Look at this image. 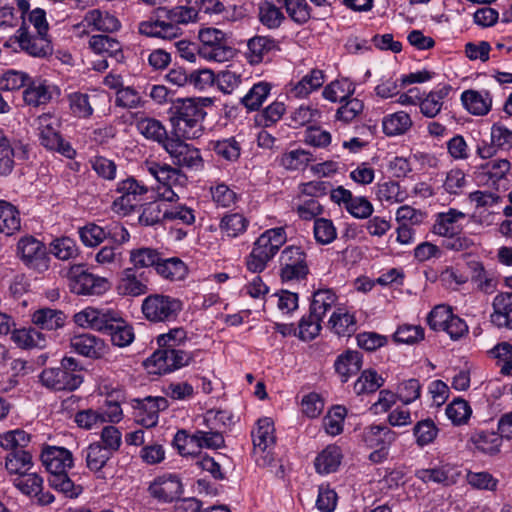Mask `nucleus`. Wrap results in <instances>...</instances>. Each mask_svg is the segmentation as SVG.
I'll use <instances>...</instances> for the list:
<instances>
[{"label":"nucleus","instance_id":"nucleus-1","mask_svg":"<svg viewBox=\"0 0 512 512\" xmlns=\"http://www.w3.org/2000/svg\"><path fill=\"white\" fill-rule=\"evenodd\" d=\"M74 322L80 327L109 335L112 344L118 347L129 346L135 338L133 327L119 311L110 308L87 307L74 315Z\"/></svg>","mask_w":512,"mask_h":512},{"label":"nucleus","instance_id":"nucleus-2","mask_svg":"<svg viewBox=\"0 0 512 512\" xmlns=\"http://www.w3.org/2000/svg\"><path fill=\"white\" fill-rule=\"evenodd\" d=\"M40 458L49 473L48 482L51 488L71 499L83 492V487L75 484L67 474V469L74 465L71 451L64 447L46 446Z\"/></svg>","mask_w":512,"mask_h":512},{"label":"nucleus","instance_id":"nucleus-3","mask_svg":"<svg viewBox=\"0 0 512 512\" xmlns=\"http://www.w3.org/2000/svg\"><path fill=\"white\" fill-rule=\"evenodd\" d=\"M167 113L175 136L197 139L202 135L206 111L200 99L178 98L172 101Z\"/></svg>","mask_w":512,"mask_h":512},{"label":"nucleus","instance_id":"nucleus-4","mask_svg":"<svg viewBox=\"0 0 512 512\" xmlns=\"http://www.w3.org/2000/svg\"><path fill=\"white\" fill-rule=\"evenodd\" d=\"M197 19L195 7L178 6L172 9L159 8L156 18L139 24V32L148 37L172 40L182 34L180 25Z\"/></svg>","mask_w":512,"mask_h":512},{"label":"nucleus","instance_id":"nucleus-5","mask_svg":"<svg viewBox=\"0 0 512 512\" xmlns=\"http://www.w3.org/2000/svg\"><path fill=\"white\" fill-rule=\"evenodd\" d=\"M84 367L74 357L64 356L59 366L44 368L38 375L39 383L53 392H73L84 381Z\"/></svg>","mask_w":512,"mask_h":512},{"label":"nucleus","instance_id":"nucleus-6","mask_svg":"<svg viewBox=\"0 0 512 512\" xmlns=\"http://www.w3.org/2000/svg\"><path fill=\"white\" fill-rule=\"evenodd\" d=\"M198 54L207 60L225 62L235 56L230 37L217 28H203L199 31Z\"/></svg>","mask_w":512,"mask_h":512},{"label":"nucleus","instance_id":"nucleus-7","mask_svg":"<svg viewBox=\"0 0 512 512\" xmlns=\"http://www.w3.org/2000/svg\"><path fill=\"white\" fill-rule=\"evenodd\" d=\"M66 278L70 291L79 296H99L110 289L107 278L89 272L83 264L72 265Z\"/></svg>","mask_w":512,"mask_h":512},{"label":"nucleus","instance_id":"nucleus-8","mask_svg":"<svg viewBox=\"0 0 512 512\" xmlns=\"http://www.w3.org/2000/svg\"><path fill=\"white\" fill-rule=\"evenodd\" d=\"M182 310V302L164 294L148 295L141 305L144 318L151 323L175 321Z\"/></svg>","mask_w":512,"mask_h":512},{"label":"nucleus","instance_id":"nucleus-9","mask_svg":"<svg viewBox=\"0 0 512 512\" xmlns=\"http://www.w3.org/2000/svg\"><path fill=\"white\" fill-rule=\"evenodd\" d=\"M193 359V353L181 348L157 349L144 361V366L150 374L165 375L188 366Z\"/></svg>","mask_w":512,"mask_h":512},{"label":"nucleus","instance_id":"nucleus-10","mask_svg":"<svg viewBox=\"0 0 512 512\" xmlns=\"http://www.w3.org/2000/svg\"><path fill=\"white\" fill-rule=\"evenodd\" d=\"M60 121L51 114H42L38 117V139L41 146L50 151L72 159L76 151L69 142H66L60 133Z\"/></svg>","mask_w":512,"mask_h":512},{"label":"nucleus","instance_id":"nucleus-11","mask_svg":"<svg viewBox=\"0 0 512 512\" xmlns=\"http://www.w3.org/2000/svg\"><path fill=\"white\" fill-rule=\"evenodd\" d=\"M16 253L28 269L44 273L50 268L51 257L48 248L32 235L22 236L18 240Z\"/></svg>","mask_w":512,"mask_h":512},{"label":"nucleus","instance_id":"nucleus-12","mask_svg":"<svg viewBox=\"0 0 512 512\" xmlns=\"http://www.w3.org/2000/svg\"><path fill=\"white\" fill-rule=\"evenodd\" d=\"M279 264L283 282L301 281L309 274L307 254L300 246L285 247L280 254Z\"/></svg>","mask_w":512,"mask_h":512},{"label":"nucleus","instance_id":"nucleus-13","mask_svg":"<svg viewBox=\"0 0 512 512\" xmlns=\"http://www.w3.org/2000/svg\"><path fill=\"white\" fill-rule=\"evenodd\" d=\"M182 137H171L164 149L170 155L172 162L179 168L188 170H201L204 166L200 150L191 144L185 143Z\"/></svg>","mask_w":512,"mask_h":512},{"label":"nucleus","instance_id":"nucleus-14","mask_svg":"<svg viewBox=\"0 0 512 512\" xmlns=\"http://www.w3.org/2000/svg\"><path fill=\"white\" fill-rule=\"evenodd\" d=\"M20 49L32 57L45 58L52 55L53 46L48 34H41L19 27L10 38Z\"/></svg>","mask_w":512,"mask_h":512},{"label":"nucleus","instance_id":"nucleus-15","mask_svg":"<svg viewBox=\"0 0 512 512\" xmlns=\"http://www.w3.org/2000/svg\"><path fill=\"white\" fill-rule=\"evenodd\" d=\"M119 197L113 201V209L124 215L131 213L138 203V197L147 193L148 188L138 182L134 177L130 176L119 181L116 190Z\"/></svg>","mask_w":512,"mask_h":512},{"label":"nucleus","instance_id":"nucleus-16","mask_svg":"<svg viewBox=\"0 0 512 512\" xmlns=\"http://www.w3.org/2000/svg\"><path fill=\"white\" fill-rule=\"evenodd\" d=\"M510 169L511 163L509 160L504 158L493 159L476 167L474 180L478 186H486L498 190Z\"/></svg>","mask_w":512,"mask_h":512},{"label":"nucleus","instance_id":"nucleus-17","mask_svg":"<svg viewBox=\"0 0 512 512\" xmlns=\"http://www.w3.org/2000/svg\"><path fill=\"white\" fill-rule=\"evenodd\" d=\"M150 496L159 503L178 500L184 492L183 483L177 474H163L154 479L148 487Z\"/></svg>","mask_w":512,"mask_h":512},{"label":"nucleus","instance_id":"nucleus-18","mask_svg":"<svg viewBox=\"0 0 512 512\" xmlns=\"http://www.w3.org/2000/svg\"><path fill=\"white\" fill-rule=\"evenodd\" d=\"M169 406L165 397L147 396L144 399H134L133 408L137 410V422L146 428H152L157 425L159 412L164 411Z\"/></svg>","mask_w":512,"mask_h":512},{"label":"nucleus","instance_id":"nucleus-19","mask_svg":"<svg viewBox=\"0 0 512 512\" xmlns=\"http://www.w3.org/2000/svg\"><path fill=\"white\" fill-rule=\"evenodd\" d=\"M280 50V44L274 38L256 35L248 40L245 56L250 64L257 65L271 61Z\"/></svg>","mask_w":512,"mask_h":512},{"label":"nucleus","instance_id":"nucleus-20","mask_svg":"<svg viewBox=\"0 0 512 512\" xmlns=\"http://www.w3.org/2000/svg\"><path fill=\"white\" fill-rule=\"evenodd\" d=\"M360 441L368 448H390L398 434L384 424H371L362 429Z\"/></svg>","mask_w":512,"mask_h":512},{"label":"nucleus","instance_id":"nucleus-21","mask_svg":"<svg viewBox=\"0 0 512 512\" xmlns=\"http://www.w3.org/2000/svg\"><path fill=\"white\" fill-rule=\"evenodd\" d=\"M70 347L73 352L91 359L102 358L107 350L104 340L88 333L72 337Z\"/></svg>","mask_w":512,"mask_h":512},{"label":"nucleus","instance_id":"nucleus-22","mask_svg":"<svg viewBox=\"0 0 512 512\" xmlns=\"http://www.w3.org/2000/svg\"><path fill=\"white\" fill-rule=\"evenodd\" d=\"M452 87L449 84H440L428 93L420 94L418 106L423 116L435 118L442 110L444 99L448 97Z\"/></svg>","mask_w":512,"mask_h":512},{"label":"nucleus","instance_id":"nucleus-23","mask_svg":"<svg viewBox=\"0 0 512 512\" xmlns=\"http://www.w3.org/2000/svg\"><path fill=\"white\" fill-rule=\"evenodd\" d=\"M490 322L498 329L512 330V292L498 293L492 301Z\"/></svg>","mask_w":512,"mask_h":512},{"label":"nucleus","instance_id":"nucleus-24","mask_svg":"<svg viewBox=\"0 0 512 512\" xmlns=\"http://www.w3.org/2000/svg\"><path fill=\"white\" fill-rule=\"evenodd\" d=\"M465 218L466 214L455 208L439 213L433 225V233L442 237L460 234L463 226L459 222Z\"/></svg>","mask_w":512,"mask_h":512},{"label":"nucleus","instance_id":"nucleus-25","mask_svg":"<svg viewBox=\"0 0 512 512\" xmlns=\"http://www.w3.org/2000/svg\"><path fill=\"white\" fill-rule=\"evenodd\" d=\"M502 441L503 439L498 432L484 429H476L469 438V442L474 446V449L489 456L500 453Z\"/></svg>","mask_w":512,"mask_h":512},{"label":"nucleus","instance_id":"nucleus-26","mask_svg":"<svg viewBox=\"0 0 512 512\" xmlns=\"http://www.w3.org/2000/svg\"><path fill=\"white\" fill-rule=\"evenodd\" d=\"M287 234L283 227L268 229L263 232L254 242V245L260 251H263L271 259L279 252L280 248L286 243Z\"/></svg>","mask_w":512,"mask_h":512},{"label":"nucleus","instance_id":"nucleus-27","mask_svg":"<svg viewBox=\"0 0 512 512\" xmlns=\"http://www.w3.org/2000/svg\"><path fill=\"white\" fill-rule=\"evenodd\" d=\"M147 169L149 173L160 183L162 186L166 185H181L183 186L187 177L181 172L180 169L172 167L165 163L156 161L147 162Z\"/></svg>","mask_w":512,"mask_h":512},{"label":"nucleus","instance_id":"nucleus-28","mask_svg":"<svg viewBox=\"0 0 512 512\" xmlns=\"http://www.w3.org/2000/svg\"><path fill=\"white\" fill-rule=\"evenodd\" d=\"M52 99L51 86L46 80H30L23 90V101L26 105L39 107Z\"/></svg>","mask_w":512,"mask_h":512},{"label":"nucleus","instance_id":"nucleus-29","mask_svg":"<svg viewBox=\"0 0 512 512\" xmlns=\"http://www.w3.org/2000/svg\"><path fill=\"white\" fill-rule=\"evenodd\" d=\"M343 459L342 449L336 444L326 446L315 458L316 472L321 475L334 473Z\"/></svg>","mask_w":512,"mask_h":512},{"label":"nucleus","instance_id":"nucleus-30","mask_svg":"<svg viewBox=\"0 0 512 512\" xmlns=\"http://www.w3.org/2000/svg\"><path fill=\"white\" fill-rule=\"evenodd\" d=\"M274 431V423L270 418L264 417L257 421L256 427L251 432L255 453L265 452L275 443Z\"/></svg>","mask_w":512,"mask_h":512},{"label":"nucleus","instance_id":"nucleus-31","mask_svg":"<svg viewBox=\"0 0 512 512\" xmlns=\"http://www.w3.org/2000/svg\"><path fill=\"white\" fill-rule=\"evenodd\" d=\"M116 289L121 296L137 297L146 294L148 286L137 277L136 270L129 267L122 271Z\"/></svg>","mask_w":512,"mask_h":512},{"label":"nucleus","instance_id":"nucleus-32","mask_svg":"<svg viewBox=\"0 0 512 512\" xmlns=\"http://www.w3.org/2000/svg\"><path fill=\"white\" fill-rule=\"evenodd\" d=\"M66 315L63 311L48 307L36 310L32 316V323L42 330H57L64 326Z\"/></svg>","mask_w":512,"mask_h":512},{"label":"nucleus","instance_id":"nucleus-33","mask_svg":"<svg viewBox=\"0 0 512 512\" xmlns=\"http://www.w3.org/2000/svg\"><path fill=\"white\" fill-rule=\"evenodd\" d=\"M463 106L473 115H486L492 106L488 91L466 90L461 94Z\"/></svg>","mask_w":512,"mask_h":512},{"label":"nucleus","instance_id":"nucleus-34","mask_svg":"<svg viewBox=\"0 0 512 512\" xmlns=\"http://www.w3.org/2000/svg\"><path fill=\"white\" fill-rule=\"evenodd\" d=\"M84 452L87 468L95 473L97 478L104 479L102 469L113 457V454L102 448L101 442L91 443Z\"/></svg>","mask_w":512,"mask_h":512},{"label":"nucleus","instance_id":"nucleus-35","mask_svg":"<svg viewBox=\"0 0 512 512\" xmlns=\"http://www.w3.org/2000/svg\"><path fill=\"white\" fill-rule=\"evenodd\" d=\"M453 467L448 463H440L426 469H418L415 476L423 483H436L448 486L454 483Z\"/></svg>","mask_w":512,"mask_h":512},{"label":"nucleus","instance_id":"nucleus-36","mask_svg":"<svg viewBox=\"0 0 512 512\" xmlns=\"http://www.w3.org/2000/svg\"><path fill=\"white\" fill-rule=\"evenodd\" d=\"M362 367V355L358 351L348 350L340 354L334 363L335 371L341 376L343 383L357 374Z\"/></svg>","mask_w":512,"mask_h":512},{"label":"nucleus","instance_id":"nucleus-37","mask_svg":"<svg viewBox=\"0 0 512 512\" xmlns=\"http://www.w3.org/2000/svg\"><path fill=\"white\" fill-rule=\"evenodd\" d=\"M136 128L146 139L162 144L163 147L171 139V137H168L167 130L161 121L155 118H140L136 121Z\"/></svg>","mask_w":512,"mask_h":512},{"label":"nucleus","instance_id":"nucleus-38","mask_svg":"<svg viewBox=\"0 0 512 512\" xmlns=\"http://www.w3.org/2000/svg\"><path fill=\"white\" fill-rule=\"evenodd\" d=\"M330 329L339 337H350L357 330V321L354 314L344 309L334 311L329 319Z\"/></svg>","mask_w":512,"mask_h":512},{"label":"nucleus","instance_id":"nucleus-39","mask_svg":"<svg viewBox=\"0 0 512 512\" xmlns=\"http://www.w3.org/2000/svg\"><path fill=\"white\" fill-rule=\"evenodd\" d=\"M20 228L19 210L10 202L0 200V232L10 236L19 231Z\"/></svg>","mask_w":512,"mask_h":512},{"label":"nucleus","instance_id":"nucleus-40","mask_svg":"<svg viewBox=\"0 0 512 512\" xmlns=\"http://www.w3.org/2000/svg\"><path fill=\"white\" fill-rule=\"evenodd\" d=\"M12 341L20 348H43L46 346V337L36 328L15 329L11 334Z\"/></svg>","mask_w":512,"mask_h":512},{"label":"nucleus","instance_id":"nucleus-41","mask_svg":"<svg viewBox=\"0 0 512 512\" xmlns=\"http://www.w3.org/2000/svg\"><path fill=\"white\" fill-rule=\"evenodd\" d=\"M412 126V120L408 113L398 111L383 118L382 128L387 136L405 134Z\"/></svg>","mask_w":512,"mask_h":512},{"label":"nucleus","instance_id":"nucleus-42","mask_svg":"<svg viewBox=\"0 0 512 512\" xmlns=\"http://www.w3.org/2000/svg\"><path fill=\"white\" fill-rule=\"evenodd\" d=\"M49 255L61 261H69L78 257L80 251L76 241L70 237H57L51 241L48 248Z\"/></svg>","mask_w":512,"mask_h":512},{"label":"nucleus","instance_id":"nucleus-43","mask_svg":"<svg viewBox=\"0 0 512 512\" xmlns=\"http://www.w3.org/2000/svg\"><path fill=\"white\" fill-rule=\"evenodd\" d=\"M32 466V455L25 449H14L6 456L5 468L10 474H26Z\"/></svg>","mask_w":512,"mask_h":512},{"label":"nucleus","instance_id":"nucleus-44","mask_svg":"<svg viewBox=\"0 0 512 512\" xmlns=\"http://www.w3.org/2000/svg\"><path fill=\"white\" fill-rule=\"evenodd\" d=\"M324 81L323 71L319 69H312L294 85L291 89V93L297 98H304L313 91L322 87Z\"/></svg>","mask_w":512,"mask_h":512},{"label":"nucleus","instance_id":"nucleus-45","mask_svg":"<svg viewBox=\"0 0 512 512\" xmlns=\"http://www.w3.org/2000/svg\"><path fill=\"white\" fill-rule=\"evenodd\" d=\"M161 260V253L151 247H139L132 249L129 253V261L134 270L142 268H154L156 270L158 261Z\"/></svg>","mask_w":512,"mask_h":512},{"label":"nucleus","instance_id":"nucleus-46","mask_svg":"<svg viewBox=\"0 0 512 512\" xmlns=\"http://www.w3.org/2000/svg\"><path fill=\"white\" fill-rule=\"evenodd\" d=\"M258 16L260 23L271 30L279 28L286 21V16L281 8L277 7L273 1L268 0L259 5Z\"/></svg>","mask_w":512,"mask_h":512},{"label":"nucleus","instance_id":"nucleus-47","mask_svg":"<svg viewBox=\"0 0 512 512\" xmlns=\"http://www.w3.org/2000/svg\"><path fill=\"white\" fill-rule=\"evenodd\" d=\"M375 194L381 203L388 204L401 203L408 197L407 191L402 189L398 182L392 180L378 183Z\"/></svg>","mask_w":512,"mask_h":512},{"label":"nucleus","instance_id":"nucleus-48","mask_svg":"<svg viewBox=\"0 0 512 512\" xmlns=\"http://www.w3.org/2000/svg\"><path fill=\"white\" fill-rule=\"evenodd\" d=\"M249 225V220L241 213H227L219 223L222 234L230 238H236L243 234Z\"/></svg>","mask_w":512,"mask_h":512},{"label":"nucleus","instance_id":"nucleus-49","mask_svg":"<svg viewBox=\"0 0 512 512\" xmlns=\"http://www.w3.org/2000/svg\"><path fill=\"white\" fill-rule=\"evenodd\" d=\"M155 271L165 279H169L171 281L181 280L187 274V266L178 257H171L167 259L161 257Z\"/></svg>","mask_w":512,"mask_h":512},{"label":"nucleus","instance_id":"nucleus-50","mask_svg":"<svg viewBox=\"0 0 512 512\" xmlns=\"http://www.w3.org/2000/svg\"><path fill=\"white\" fill-rule=\"evenodd\" d=\"M412 431L415 443L420 448L432 444L439 434V428L431 418L418 421Z\"/></svg>","mask_w":512,"mask_h":512},{"label":"nucleus","instance_id":"nucleus-51","mask_svg":"<svg viewBox=\"0 0 512 512\" xmlns=\"http://www.w3.org/2000/svg\"><path fill=\"white\" fill-rule=\"evenodd\" d=\"M445 413L454 426H461L466 424L470 419L472 408L468 401L457 397L446 406Z\"/></svg>","mask_w":512,"mask_h":512},{"label":"nucleus","instance_id":"nucleus-52","mask_svg":"<svg viewBox=\"0 0 512 512\" xmlns=\"http://www.w3.org/2000/svg\"><path fill=\"white\" fill-rule=\"evenodd\" d=\"M271 84L265 81L258 82L252 86L248 93L241 98V103L249 111H257L269 96Z\"/></svg>","mask_w":512,"mask_h":512},{"label":"nucleus","instance_id":"nucleus-53","mask_svg":"<svg viewBox=\"0 0 512 512\" xmlns=\"http://www.w3.org/2000/svg\"><path fill=\"white\" fill-rule=\"evenodd\" d=\"M209 146L218 157L228 162L237 161L241 155L240 143L234 137L211 141Z\"/></svg>","mask_w":512,"mask_h":512},{"label":"nucleus","instance_id":"nucleus-54","mask_svg":"<svg viewBox=\"0 0 512 512\" xmlns=\"http://www.w3.org/2000/svg\"><path fill=\"white\" fill-rule=\"evenodd\" d=\"M168 204L162 201H153L145 204L142 213L139 216L140 224L144 226H153L167 220Z\"/></svg>","mask_w":512,"mask_h":512},{"label":"nucleus","instance_id":"nucleus-55","mask_svg":"<svg viewBox=\"0 0 512 512\" xmlns=\"http://www.w3.org/2000/svg\"><path fill=\"white\" fill-rule=\"evenodd\" d=\"M284 8L289 18L298 25L308 23L311 18L315 19L307 0H286Z\"/></svg>","mask_w":512,"mask_h":512},{"label":"nucleus","instance_id":"nucleus-56","mask_svg":"<svg viewBox=\"0 0 512 512\" xmlns=\"http://www.w3.org/2000/svg\"><path fill=\"white\" fill-rule=\"evenodd\" d=\"M384 384V379L373 369L364 370L354 383L357 395L376 392Z\"/></svg>","mask_w":512,"mask_h":512},{"label":"nucleus","instance_id":"nucleus-57","mask_svg":"<svg viewBox=\"0 0 512 512\" xmlns=\"http://www.w3.org/2000/svg\"><path fill=\"white\" fill-rule=\"evenodd\" d=\"M315 161L312 153L304 149H295L282 155L280 163L287 170H303Z\"/></svg>","mask_w":512,"mask_h":512},{"label":"nucleus","instance_id":"nucleus-58","mask_svg":"<svg viewBox=\"0 0 512 512\" xmlns=\"http://www.w3.org/2000/svg\"><path fill=\"white\" fill-rule=\"evenodd\" d=\"M321 323V318H318V315L312 314L309 310V313L302 316L298 323V338L304 342L312 341L320 334Z\"/></svg>","mask_w":512,"mask_h":512},{"label":"nucleus","instance_id":"nucleus-59","mask_svg":"<svg viewBox=\"0 0 512 512\" xmlns=\"http://www.w3.org/2000/svg\"><path fill=\"white\" fill-rule=\"evenodd\" d=\"M341 106L336 111V119L344 123L353 121L364 109V104L357 98L343 95L340 99Z\"/></svg>","mask_w":512,"mask_h":512},{"label":"nucleus","instance_id":"nucleus-60","mask_svg":"<svg viewBox=\"0 0 512 512\" xmlns=\"http://www.w3.org/2000/svg\"><path fill=\"white\" fill-rule=\"evenodd\" d=\"M313 233L315 241L320 245H328L337 238V229L332 220L327 218L314 220Z\"/></svg>","mask_w":512,"mask_h":512},{"label":"nucleus","instance_id":"nucleus-61","mask_svg":"<svg viewBox=\"0 0 512 512\" xmlns=\"http://www.w3.org/2000/svg\"><path fill=\"white\" fill-rule=\"evenodd\" d=\"M30 78L25 72L9 69L0 75V89L10 92L25 88Z\"/></svg>","mask_w":512,"mask_h":512},{"label":"nucleus","instance_id":"nucleus-62","mask_svg":"<svg viewBox=\"0 0 512 512\" xmlns=\"http://www.w3.org/2000/svg\"><path fill=\"white\" fill-rule=\"evenodd\" d=\"M192 439H194L197 452H200V449L202 448L218 449L225 445L223 435L216 431L206 432L197 430L192 434Z\"/></svg>","mask_w":512,"mask_h":512},{"label":"nucleus","instance_id":"nucleus-63","mask_svg":"<svg viewBox=\"0 0 512 512\" xmlns=\"http://www.w3.org/2000/svg\"><path fill=\"white\" fill-rule=\"evenodd\" d=\"M89 45L91 49L98 54L106 53L110 56H114L121 51L120 42L105 34L93 35L90 38Z\"/></svg>","mask_w":512,"mask_h":512},{"label":"nucleus","instance_id":"nucleus-64","mask_svg":"<svg viewBox=\"0 0 512 512\" xmlns=\"http://www.w3.org/2000/svg\"><path fill=\"white\" fill-rule=\"evenodd\" d=\"M69 106L72 114L78 118H89L93 114L90 97L86 93L74 92L69 94Z\"/></svg>","mask_w":512,"mask_h":512}]
</instances>
